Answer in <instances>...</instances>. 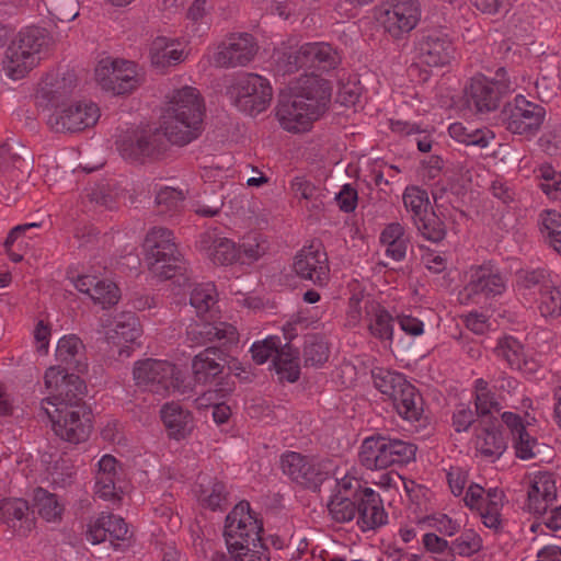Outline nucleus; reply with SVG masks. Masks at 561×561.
Here are the masks:
<instances>
[{
    "instance_id": "nucleus-1",
    "label": "nucleus",
    "mask_w": 561,
    "mask_h": 561,
    "mask_svg": "<svg viewBox=\"0 0 561 561\" xmlns=\"http://www.w3.org/2000/svg\"><path fill=\"white\" fill-rule=\"evenodd\" d=\"M331 84L316 75H304L289 84V94L282 95L276 116L280 126L293 133L307 130L328 108Z\"/></svg>"
},
{
    "instance_id": "nucleus-2",
    "label": "nucleus",
    "mask_w": 561,
    "mask_h": 561,
    "mask_svg": "<svg viewBox=\"0 0 561 561\" xmlns=\"http://www.w3.org/2000/svg\"><path fill=\"white\" fill-rule=\"evenodd\" d=\"M205 106L197 89L183 87L168 96L162 115L161 128L172 145L186 146L203 131Z\"/></svg>"
},
{
    "instance_id": "nucleus-3",
    "label": "nucleus",
    "mask_w": 561,
    "mask_h": 561,
    "mask_svg": "<svg viewBox=\"0 0 561 561\" xmlns=\"http://www.w3.org/2000/svg\"><path fill=\"white\" fill-rule=\"evenodd\" d=\"M53 44V37L46 28L30 26L21 30L7 47L3 69L13 80L22 79L32 70L38 55Z\"/></svg>"
},
{
    "instance_id": "nucleus-4",
    "label": "nucleus",
    "mask_w": 561,
    "mask_h": 561,
    "mask_svg": "<svg viewBox=\"0 0 561 561\" xmlns=\"http://www.w3.org/2000/svg\"><path fill=\"white\" fill-rule=\"evenodd\" d=\"M133 377L137 387L162 398L174 393H184V376L172 363L146 358L134 365Z\"/></svg>"
},
{
    "instance_id": "nucleus-5",
    "label": "nucleus",
    "mask_w": 561,
    "mask_h": 561,
    "mask_svg": "<svg viewBox=\"0 0 561 561\" xmlns=\"http://www.w3.org/2000/svg\"><path fill=\"white\" fill-rule=\"evenodd\" d=\"M144 250L146 264L154 277L169 279L180 268L181 253L168 228L152 227L146 234Z\"/></svg>"
},
{
    "instance_id": "nucleus-6",
    "label": "nucleus",
    "mask_w": 561,
    "mask_h": 561,
    "mask_svg": "<svg viewBox=\"0 0 561 561\" xmlns=\"http://www.w3.org/2000/svg\"><path fill=\"white\" fill-rule=\"evenodd\" d=\"M415 445L409 442L377 435L364 439L359 460L369 470H380L411 461L415 457Z\"/></svg>"
},
{
    "instance_id": "nucleus-7",
    "label": "nucleus",
    "mask_w": 561,
    "mask_h": 561,
    "mask_svg": "<svg viewBox=\"0 0 561 561\" xmlns=\"http://www.w3.org/2000/svg\"><path fill=\"white\" fill-rule=\"evenodd\" d=\"M45 386L49 390V397L42 400L41 410L45 408L56 411L83 405L82 398L85 385L79 376L68 374L65 368L49 367L45 373Z\"/></svg>"
},
{
    "instance_id": "nucleus-8",
    "label": "nucleus",
    "mask_w": 561,
    "mask_h": 561,
    "mask_svg": "<svg viewBox=\"0 0 561 561\" xmlns=\"http://www.w3.org/2000/svg\"><path fill=\"white\" fill-rule=\"evenodd\" d=\"M505 75L506 70L499 68L494 79H489L484 75L472 77L465 90L468 105L474 108L478 114H488L495 111L500 105L502 95L513 89Z\"/></svg>"
},
{
    "instance_id": "nucleus-9",
    "label": "nucleus",
    "mask_w": 561,
    "mask_h": 561,
    "mask_svg": "<svg viewBox=\"0 0 561 561\" xmlns=\"http://www.w3.org/2000/svg\"><path fill=\"white\" fill-rule=\"evenodd\" d=\"M468 280L459 293L461 304H483L488 299L502 295L506 283L501 273L491 265L471 266Z\"/></svg>"
},
{
    "instance_id": "nucleus-10",
    "label": "nucleus",
    "mask_w": 561,
    "mask_h": 561,
    "mask_svg": "<svg viewBox=\"0 0 561 561\" xmlns=\"http://www.w3.org/2000/svg\"><path fill=\"white\" fill-rule=\"evenodd\" d=\"M95 80L102 90L115 95L130 93L141 83L135 62L111 58L100 60L95 68Z\"/></svg>"
},
{
    "instance_id": "nucleus-11",
    "label": "nucleus",
    "mask_w": 561,
    "mask_h": 561,
    "mask_svg": "<svg viewBox=\"0 0 561 561\" xmlns=\"http://www.w3.org/2000/svg\"><path fill=\"white\" fill-rule=\"evenodd\" d=\"M230 93L236 106L249 115L265 111L273 96L270 82L255 73L241 76L232 85Z\"/></svg>"
},
{
    "instance_id": "nucleus-12",
    "label": "nucleus",
    "mask_w": 561,
    "mask_h": 561,
    "mask_svg": "<svg viewBox=\"0 0 561 561\" xmlns=\"http://www.w3.org/2000/svg\"><path fill=\"white\" fill-rule=\"evenodd\" d=\"M420 18L419 0H385L379 7V22L397 39L414 30Z\"/></svg>"
},
{
    "instance_id": "nucleus-13",
    "label": "nucleus",
    "mask_w": 561,
    "mask_h": 561,
    "mask_svg": "<svg viewBox=\"0 0 561 561\" xmlns=\"http://www.w3.org/2000/svg\"><path fill=\"white\" fill-rule=\"evenodd\" d=\"M53 424V430L61 439L72 444L85 440L91 432V413L84 405L56 411L45 408L44 412Z\"/></svg>"
},
{
    "instance_id": "nucleus-14",
    "label": "nucleus",
    "mask_w": 561,
    "mask_h": 561,
    "mask_svg": "<svg viewBox=\"0 0 561 561\" xmlns=\"http://www.w3.org/2000/svg\"><path fill=\"white\" fill-rule=\"evenodd\" d=\"M262 524L250 510L248 502H240L226 517L224 536L228 551H236L245 542L260 539Z\"/></svg>"
},
{
    "instance_id": "nucleus-15",
    "label": "nucleus",
    "mask_w": 561,
    "mask_h": 561,
    "mask_svg": "<svg viewBox=\"0 0 561 561\" xmlns=\"http://www.w3.org/2000/svg\"><path fill=\"white\" fill-rule=\"evenodd\" d=\"M280 467L283 473L293 481L312 490H317L329 474L327 462L296 451L284 454L280 459Z\"/></svg>"
},
{
    "instance_id": "nucleus-16",
    "label": "nucleus",
    "mask_w": 561,
    "mask_h": 561,
    "mask_svg": "<svg viewBox=\"0 0 561 561\" xmlns=\"http://www.w3.org/2000/svg\"><path fill=\"white\" fill-rule=\"evenodd\" d=\"M99 118V106L83 100L57 108L49 115L47 124L57 133H77L94 126Z\"/></svg>"
},
{
    "instance_id": "nucleus-17",
    "label": "nucleus",
    "mask_w": 561,
    "mask_h": 561,
    "mask_svg": "<svg viewBox=\"0 0 561 561\" xmlns=\"http://www.w3.org/2000/svg\"><path fill=\"white\" fill-rule=\"evenodd\" d=\"M415 51L420 62L430 67H444L455 58L456 48L446 33L431 30L420 36Z\"/></svg>"
},
{
    "instance_id": "nucleus-18",
    "label": "nucleus",
    "mask_w": 561,
    "mask_h": 561,
    "mask_svg": "<svg viewBox=\"0 0 561 561\" xmlns=\"http://www.w3.org/2000/svg\"><path fill=\"white\" fill-rule=\"evenodd\" d=\"M257 53V44L249 33L230 34L215 54L218 67L234 68L248 65Z\"/></svg>"
},
{
    "instance_id": "nucleus-19",
    "label": "nucleus",
    "mask_w": 561,
    "mask_h": 561,
    "mask_svg": "<svg viewBox=\"0 0 561 561\" xmlns=\"http://www.w3.org/2000/svg\"><path fill=\"white\" fill-rule=\"evenodd\" d=\"M293 267L300 278L311 280L318 286L325 285L329 279L328 256L320 243L302 248L296 254Z\"/></svg>"
},
{
    "instance_id": "nucleus-20",
    "label": "nucleus",
    "mask_w": 561,
    "mask_h": 561,
    "mask_svg": "<svg viewBox=\"0 0 561 561\" xmlns=\"http://www.w3.org/2000/svg\"><path fill=\"white\" fill-rule=\"evenodd\" d=\"M164 131L160 129L137 130L133 136L125 138L119 144V150L125 158L138 160L142 157H153L165 148Z\"/></svg>"
},
{
    "instance_id": "nucleus-21",
    "label": "nucleus",
    "mask_w": 561,
    "mask_h": 561,
    "mask_svg": "<svg viewBox=\"0 0 561 561\" xmlns=\"http://www.w3.org/2000/svg\"><path fill=\"white\" fill-rule=\"evenodd\" d=\"M122 474V466L116 458L111 455H104L99 460L95 472V495L104 501H119L117 482L121 481Z\"/></svg>"
},
{
    "instance_id": "nucleus-22",
    "label": "nucleus",
    "mask_w": 561,
    "mask_h": 561,
    "mask_svg": "<svg viewBox=\"0 0 561 561\" xmlns=\"http://www.w3.org/2000/svg\"><path fill=\"white\" fill-rule=\"evenodd\" d=\"M187 340L192 345L201 346L215 341L236 343L239 339L237 329L227 322L201 321L187 329Z\"/></svg>"
},
{
    "instance_id": "nucleus-23",
    "label": "nucleus",
    "mask_w": 561,
    "mask_h": 561,
    "mask_svg": "<svg viewBox=\"0 0 561 561\" xmlns=\"http://www.w3.org/2000/svg\"><path fill=\"white\" fill-rule=\"evenodd\" d=\"M85 537L92 545L101 543L106 539L125 541L128 539V526L117 515L101 513L98 518L89 523Z\"/></svg>"
},
{
    "instance_id": "nucleus-24",
    "label": "nucleus",
    "mask_w": 561,
    "mask_h": 561,
    "mask_svg": "<svg viewBox=\"0 0 561 561\" xmlns=\"http://www.w3.org/2000/svg\"><path fill=\"white\" fill-rule=\"evenodd\" d=\"M141 327L138 318L133 312H123L116 320L114 329L106 333L108 343H112L118 350L121 357H129L131 347L127 344L135 343L141 335Z\"/></svg>"
},
{
    "instance_id": "nucleus-25",
    "label": "nucleus",
    "mask_w": 561,
    "mask_h": 561,
    "mask_svg": "<svg viewBox=\"0 0 561 561\" xmlns=\"http://www.w3.org/2000/svg\"><path fill=\"white\" fill-rule=\"evenodd\" d=\"M357 500V525L362 530H370L387 522L381 500L378 493L370 488H364L360 493H356Z\"/></svg>"
},
{
    "instance_id": "nucleus-26",
    "label": "nucleus",
    "mask_w": 561,
    "mask_h": 561,
    "mask_svg": "<svg viewBox=\"0 0 561 561\" xmlns=\"http://www.w3.org/2000/svg\"><path fill=\"white\" fill-rule=\"evenodd\" d=\"M557 496L556 482L551 473L539 471L528 485V512L542 515Z\"/></svg>"
},
{
    "instance_id": "nucleus-27",
    "label": "nucleus",
    "mask_w": 561,
    "mask_h": 561,
    "mask_svg": "<svg viewBox=\"0 0 561 561\" xmlns=\"http://www.w3.org/2000/svg\"><path fill=\"white\" fill-rule=\"evenodd\" d=\"M365 321L369 333L381 342L393 341V317L380 304L368 300L365 302Z\"/></svg>"
},
{
    "instance_id": "nucleus-28",
    "label": "nucleus",
    "mask_w": 561,
    "mask_h": 561,
    "mask_svg": "<svg viewBox=\"0 0 561 561\" xmlns=\"http://www.w3.org/2000/svg\"><path fill=\"white\" fill-rule=\"evenodd\" d=\"M224 353L215 347H207L195 355L192 362L194 379L197 383H208L224 370Z\"/></svg>"
},
{
    "instance_id": "nucleus-29",
    "label": "nucleus",
    "mask_w": 561,
    "mask_h": 561,
    "mask_svg": "<svg viewBox=\"0 0 561 561\" xmlns=\"http://www.w3.org/2000/svg\"><path fill=\"white\" fill-rule=\"evenodd\" d=\"M199 247L214 264L229 265L238 261L236 243L227 238L217 237L215 232L203 233Z\"/></svg>"
},
{
    "instance_id": "nucleus-30",
    "label": "nucleus",
    "mask_w": 561,
    "mask_h": 561,
    "mask_svg": "<svg viewBox=\"0 0 561 561\" xmlns=\"http://www.w3.org/2000/svg\"><path fill=\"white\" fill-rule=\"evenodd\" d=\"M76 88V78L72 73L59 76H48L41 83L37 91V99L47 101L50 105L58 107L73 92Z\"/></svg>"
},
{
    "instance_id": "nucleus-31",
    "label": "nucleus",
    "mask_w": 561,
    "mask_h": 561,
    "mask_svg": "<svg viewBox=\"0 0 561 561\" xmlns=\"http://www.w3.org/2000/svg\"><path fill=\"white\" fill-rule=\"evenodd\" d=\"M28 505L22 499H4L0 501V522L7 524L19 535L25 536L31 529L27 519Z\"/></svg>"
},
{
    "instance_id": "nucleus-32",
    "label": "nucleus",
    "mask_w": 561,
    "mask_h": 561,
    "mask_svg": "<svg viewBox=\"0 0 561 561\" xmlns=\"http://www.w3.org/2000/svg\"><path fill=\"white\" fill-rule=\"evenodd\" d=\"M307 69L330 71L341 64L337 50L324 42L305 43Z\"/></svg>"
},
{
    "instance_id": "nucleus-33",
    "label": "nucleus",
    "mask_w": 561,
    "mask_h": 561,
    "mask_svg": "<svg viewBox=\"0 0 561 561\" xmlns=\"http://www.w3.org/2000/svg\"><path fill=\"white\" fill-rule=\"evenodd\" d=\"M273 58L278 72L283 75L294 73L300 69H307L305 44L298 46L291 44V39L282 43L274 50Z\"/></svg>"
},
{
    "instance_id": "nucleus-34",
    "label": "nucleus",
    "mask_w": 561,
    "mask_h": 561,
    "mask_svg": "<svg viewBox=\"0 0 561 561\" xmlns=\"http://www.w3.org/2000/svg\"><path fill=\"white\" fill-rule=\"evenodd\" d=\"M160 414L170 436L180 439L185 437L191 431L192 415L190 411L184 410L180 404L174 402L165 403L161 408Z\"/></svg>"
},
{
    "instance_id": "nucleus-35",
    "label": "nucleus",
    "mask_w": 561,
    "mask_h": 561,
    "mask_svg": "<svg viewBox=\"0 0 561 561\" xmlns=\"http://www.w3.org/2000/svg\"><path fill=\"white\" fill-rule=\"evenodd\" d=\"M150 58L158 67H169L184 60V50L167 37H157L150 46Z\"/></svg>"
},
{
    "instance_id": "nucleus-36",
    "label": "nucleus",
    "mask_w": 561,
    "mask_h": 561,
    "mask_svg": "<svg viewBox=\"0 0 561 561\" xmlns=\"http://www.w3.org/2000/svg\"><path fill=\"white\" fill-rule=\"evenodd\" d=\"M83 344L76 335H66L58 341L56 348L57 359L79 373L85 370L87 365L81 362Z\"/></svg>"
},
{
    "instance_id": "nucleus-37",
    "label": "nucleus",
    "mask_w": 561,
    "mask_h": 561,
    "mask_svg": "<svg viewBox=\"0 0 561 561\" xmlns=\"http://www.w3.org/2000/svg\"><path fill=\"white\" fill-rule=\"evenodd\" d=\"M273 367L280 380L295 382L300 374L298 351L289 344L282 346L273 359Z\"/></svg>"
},
{
    "instance_id": "nucleus-38",
    "label": "nucleus",
    "mask_w": 561,
    "mask_h": 561,
    "mask_svg": "<svg viewBox=\"0 0 561 561\" xmlns=\"http://www.w3.org/2000/svg\"><path fill=\"white\" fill-rule=\"evenodd\" d=\"M237 250L238 261L251 264L266 254L268 241L263 234L251 231L242 237Z\"/></svg>"
},
{
    "instance_id": "nucleus-39",
    "label": "nucleus",
    "mask_w": 561,
    "mask_h": 561,
    "mask_svg": "<svg viewBox=\"0 0 561 561\" xmlns=\"http://www.w3.org/2000/svg\"><path fill=\"white\" fill-rule=\"evenodd\" d=\"M34 510L46 522L56 523L61 520L65 505L56 494L39 488L34 494Z\"/></svg>"
},
{
    "instance_id": "nucleus-40",
    "label": "nucleus",
    "mask_w": 561,
    "mask_h": 561,
    "mask_svg": "<svg viewBox=\"0 0 561 561\" xmlns=\"http://www.w3.org/2000/svg\"><path fill=\"white\" fill-rule=\"evenodd\" d=\"M476 448L484 457L497 459L506 449L502 434L494 428H482L476 437Z\"/></svg>"
},
{
    "instance_id": "nucleus-41",
    "label": "nucleus",
    "mask_w": 561,
    "mask_h": 561,
    "mask_svg": "<svg viewBox=\"0 0 561 561\" xmlns=\"http://www.w3.org/2000/svg\"><path fill=\"white\" fill-rule=\"evenodd\" d=\"M295 196L306 202L305 206L311 211H319L323 206L324 193L304 176H297L291 182Z\"/></svg>"
},
{
    "instance_id": "nucleus-42",
    "label": "nucleus",
    "mask_w": 561,
    "mask_h": 561,
    "mask_svg": "<svg viewBox=\"0 0 561 561\" xmlns=\"http://www.w3.org/2000/svg\"><path fill=\"white\" fill-rule=\"evenodd\" d=\"M502 115L503 122L511 133L523 135L526 131V98L518 94L514 103L505 105Z\"/></svg>"
},
{
    "instance_id": "nucleus-43",
    "label": "nucleus",
    "mask_w": 561,
    "mask_h": 561,
    "mask_svg": "<svg viewBox=\"0 0 561 561\" xmlns=\"http://www.w3.org/2000/svg\"><path fill=\"white\" fill-rule=\"evenodd\" d=\"M495 352L497 356L503 357L513 369L520 370L526 364L524 344L514 336L507 335L500 340Z\"/></svg>"
},
{
    "instance_id": "nucleus-44",
    "label": "nucleus",
    "mask_w": 561,
    "mask_h": 561,
    "mask_svg": "<svg viewBox=\"0 0 561 561\" xmlns=\"http://www.w3.org/2000/svg\"><path fill=\"white\" fill-rule=\"evenodd\" d=\"M331 518L336 523H348L357 516V500L334 494L328 504Z\"/></svg>"
},
{
    "instance_id": "nucleus-45",
    "label": "nucleus",
    "mask_w": 561,
    "mask_h": 561,
    "mask_svg": "<svg viewBox=\"0 0 561 561\" xmlns=\"http://www.w3.org/2000/svg\"><path fill=\"white\" fill-rule=\"evenodd\" d=\"M400 396L401 397L393 402V407L399 415L409 421L419 420L423 411L422 400L414 386L407 388L405 392Z\"/></svg>"
},
{
    "instance_id": "nucleus-46",
    "label": "nucleus",
    "mask_w": 561,
    "mask_h": 561,
    "mask_svg": "<svg viewBox=\"0 0 561 561\" xmlns=\"http://www.w3.org/2000/svg\"><path fill=\"white\" fill-rule=\"evenodd\" d=\"M539 232L543 242L551 247L561 238V214L557 210H542L538 219Z\"/></svg>"
},
{
    "instance_id": "nucleus-47",
    "label": "nucleus",
    "mask_w": 561,
    "mask_h": 561,
    "mask_svg": "<svg viewBox=\"0 0 561 561\" xmlns=\"http://www.w3.org/2000/svg\"><path fill=\"white\" fill-rule=\"evenodd\" d=\"M449 135L455 140L462 142L468 146H478L481 148H484L489 144V139L493 138V135H491L488 130L482 129H472L469 130L463 124L461 123H454L448 128Z\"/></svg>"
},
{
    "instance_id": "nucleus-48",
    "label": "nucleus",
    "mask_w": 561,
    "mask_h": 561,
    "mask_svg": "<svg viewBox=\"0 0 561 561\" xmlns=\"http://www.w3.org/2000/svg\"><path fill=\"white\" fill-rule=\"evenodd\" d=\"M419 232L432 242H438L445 238L446 230L444 222L433 211H426L424 215L413 219Z\"/></svg>"
},
{
    "instance_id": "nucleus-49",
    "label": "nucleus",
    "mask_w": 561,
    "mask_h": 561,
    "mask_svg": "<svg viewBox=\"0 0 561 561\" xmlns=\"http://www.w3.org/2000/svg\"><path fill=\"white\" fill-rule=\"evenodd\" d=\"M190 302L199 316L210 311L217 302L215 285L206 283L195 286L191 293Z\"/></svg>"
},
{
    "instance_id": "nucleus-50",
    "label": "nucleus",
    "mask_w": 561,
    "mask_h": 561,
    "mask_svg": "<svg viewBox=\"0 0 561 561\" xmlns=\"http://www.w3.org/2000/svg\"><path fill=\"white\" fill-rule=\"evenodd\" d=\"M402 199L405 209L412 214V219H415L428 211V194L425 190L419 186L412 185L405 187Z\"/></svg>"
},
{
    "instance_id": "nucleus-51",
    "label": "nucleus",
    "mask_w": 561,
    "mask_h": 561,
    "mask_svg": "<svg viewBox=\"0 0 561 561\" xmlns=\"http://www.w3.org/2000/svg\"><path fill=\"white\" fill-rule=\"evenodd\" d=\"M502 421L511 432L516 456L520 459H526V443L524 440L526 427L522 416L513 412H504L502 414Z\"/></svg>"
},
{
    "instance_id": "nucleus-52",
    "label": "nucleus",
    "mask_w": 561,
    "mask_h": 561,
    "mask_svg": "<svg viewBox=\"0 0 561 561\" xmlns=\"http://www.w3.org/2000/svg\"><path fill=\"white\" fill-rule=\"evenodd\" d=\"M203 502L206 506L215 510H222L227 504L228 492L226 485L216 479L209 480L207 484L201 482Z\"/></svg>"
},
{
    "instance_id": "nucleus-53",
    "label": "nucleus",
    "mask_w": 561,
    "mask_h": 561,
    "mask_svg": "<svg viewBox=\"0 0 561 561\" xmlns=\"http://www.w3.org/2000/svg\"><path fill=\"white\" fill-rule=\"evenodd\" d=\"M482 549L481 537L472 529L461 533L450 545V551L460 557H471Z\"/></svg>"
},
{
    "instance_id": "nucleus-54",
    "label": "nucleus",
    "mask_w": 561,
    "mask_h": 561,
    "mask_svg": "<svg viewBox=\"0 0 561 561\" xmlns=\"http://www.w3.org/2000/svg\"><path fill=\"white\" fill-rule=\"evenodd\" d=\"M420 530L434 529L445 536H454L459 530V524L446 514L425 516L417 519Z\"/></svg>"
},
{
    "instance_id": "nucleus-55",
    "label": "nucleus",
    "mask_w": 561,
    "mask_h": 561,
    "mask_svg": "<svg viewBox=\"0 0 561 561\" xmlns=\"http://www.w3.org/2000/svg\"><path fill=\"white\" fill-rule=\"evenodd\" d=\"M49 14L61 22H70L79 15L78 0H43Z\"/></svg>"
},
{
    "instance_id": "nucleus-56",
    "label": "nucleus",
    "mask_w": 561,
    "mask_h": 561,
    "mask_svg": "<svg viewBox=\"0 0 561 561\" xmlns=\"http://www.w3.org/2000/svg\"><path fill=\"white\" fill-rule=\"evenodd\" d=\"M537 296H539L538 308L542 317L557 318L561 316V294L554 286Z\"/></svg>"
},
{
    "instance_id": "nucleus-57",
    "label": "nucleus",
    "mask_w": 561,
    "mask_h": 561,
    "mask_svg": "<svg viewBox=\"0 0 561 561\" xmlns=\"http://www.w3.org/2000/svg\"><path fill=\"white\" fill-rule=\"evenodd\" d=\"M234 561H268L267 549L261 542V538L254 542H245L237 548L236 551H229Z\"/></svg>"
},
{
    "instance_id": "nucleus-58",
    "label": "nucleus",
    "mask_w": 561,
    "mask_h": 561,
    "mask_svg": "<svg viewBox=\"0 0 561 561\" xmlns=\"http://www.w3.org/2000/svg\"><path fill=\"white\" fill-rule=\"evenodd\" d=\"M280 348L279 337L268 336L261 342H255L251 346L252 358L256 364L262 365L271 357L274 359Z\"/></svg>"
},
{
    "instance_id": "nucleus-59",
    "label": "nucleus",
    "mask_w": 561,
    "mask_h": 561,
    "mask_svg": "<svg viewBox=\"0 0 561 561\" xmlns=\"http://www.w3.org/2000/svg\"><path fill=\"white\" fill-rule=\"evenodd\" d=\"M47 470L51 483L61 488L68 485L76 473L71 461L62 457L57 459Z\"/></svg>"
},
{
    "instance_id": "nucleus-60",
    "label": "nucleus",
    "mask_w": 561,
    "mask_h": 561,
    "mask_svg": "<svg viewBox=\"0 0 561 561\" xmlns=\"http://www.w3.org/2000/svg\"><path fill=\"white\" fill-rule=\"evenodd\" d=\"M90 298L95 302L102 305L104 308L117 304L119 299V289L111 280L102 279L100 284L93 289Z\"/></svg>"
},
{
    "instance_id": "nucleus-61",
    "label": "nucleus",
    "mask_w": 561,
    "mask_h": 561,
    "mask_svg": "<svg viewBox=\"0 0 561 561\" xmlns=\"http://www.w3.org/2000/svg\"><path fill=\"white\" fill-rule=\"evenodd\" d=\"M184 199L183 191L170 186L160 187L156 195V203L161 211L176 210Z\"/></svg>"
},
{
    "instance_id": "nucleus-62",
    "label": "nucleus",
    "mask_w": 561,
    "mask_h": 561,
    "mask_svg": "<svg viewBox=\"0 0 561 561\" xmlns=\"http://www.w3.org/2000/svg\"><path fill=\"white\" fill-rule=\"evenodd\" d=\"M304 357L307 365L323 364L329 357V348L323 341L310 339L305 344Z\"/></svg>"
},
{
    "instance_id": "nucleus-63",
    "label": "nucleus",
    "mask_w": 561,
    "mask_h": 561,
    "mask_svg": "<svg viewBox=\"0 0 561 561\" xmlns=\"http://www.w3.org/2000/svg\"><path fill=\"white\" fill-rule=\"evenodd\" d=\"M91 202L105 207H112L119 196L118 190L110 182L96 184L88 194Z\"/></svg>"
},
{
    "instance_id": "nucleus-64",
    "label": "nucleus",
    "mask_w": 561,
    "mask_h": 561,
    "mask_svg": "<svg viewBox=\"0 0 561 561\" xmlns=\"http://www.w3.org/2000/svg\"><path fill=\"white\" fill-rule=\"evenodd\" d=\"M535 151L547 154L549 157L561 153V135L556 130L543 133L536 142Z\"/></svg>"
}]
</instances>
